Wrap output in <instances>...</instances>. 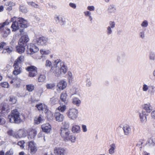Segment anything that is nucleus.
Returning a JSON list of instances; mask_svg holds the SVG:
<instances>
[{
    "mask_svg": "<svg viewBox=\"0 0 155 155\" xmlns=\"http://www.w3.org/2000/svg\"><path fill=\"white\" fill-rule=\"evenodd\" d=\"M66 105L64 104H60V106L58 107V110L60 111L63 112L66 109Z\"/></svg>",
    "mask_w": 155,
    "mask_h": 155,
    "instance_id": "30",
    "label": "nucleus"
},
{
    "mask_svg": "<svg viewBox=\"0 0 155 155\" xmlns=\"http://www.w3.org/2000/svg\"><path fill=\"white\" fill-rule=\"evenodd\" d=\"M46 77L45 75L41 74L38 77V81L39 82H43L46 79Z\"/></svg>",
    "mask_w": 155,
    "mask_h": 155,
    "instance_id": "36",
    "label": "nucleus"
},
{
    "mask_svg": "<svg viewBox=\"0 0 155 155\" xmlns=\"http://www.w3.org/2000/svg\"><path fill=\"white\" fill-rule=\"evenodd\" d=\"M26 70L29 72L28 76L31 77L35 76L38 74L37 68L34 66H30L26 68Z\"/></svg>",
    "mask_w": 155,
    "mask_h": 155,
    "instance_id": "7",
    "label": "nucleus"
},
{
    "mask_svg": "<svg viewBox=\"0 0 155 155\" xmlns=\"http://www.w3.org/2000/svg\"><path fill=\"white\" fill-rule=\"evenodd\" d=\"M80 131V128L78 125H74L72 127V131L73 133H78Z\"/></svg>",
    "mask_w": 155,
    "mask_h": 155,
    "instance_id": "29",
    "label": "nucleus"
},
{
    "mask_svg": "<svg viewBox=\"0 0 155 155\" xmlns=\"http://www.w3.org/2000/svg\"><path fill=\"white\" fill-rule=\"evenodd\" d=\"M35 44H31L28 46L27 52L28 54H31L34 53L36 52L39 50L38 47L35 45Z\"/></svg>",
    "mask_w": 155,
    "mask_h": 155,
    "instance_id": "9",
    "label": "nucleus"
},
{
    "mask_svg": "<svg viewBox=\"0 0 155 155\" xmlns=\"http://www.w3.org/2000/svg\"><path fill=\"white\" fill-rule=\"evenodd\" d=\"M9 32V29L7 30V31H4L3 36L4 37H6L8 35Z\"/></svg>",
    "mask_w": 155,
    "mask_h": 155,
    "instance_id": "63",
    "label": "nucleus"
},
{
    "mask_svg": "<svg viewBox=\"0 0 155 155\" xmlns=\"http://www.w3.org/2000/svg\"><path fill=\"white\" fill-rule=\"evenodd\" d=\"M55 85V84L54 83L48 84L46 85V87L48 89H52Z\"/></svg>",
    "mask_w": 155,
    "mask_h": 155,
    "instance_id": "43",
    "label": "nucleus"
},
{
    "mask_svg": "<svg viewBox=\"0 0 155 155\" xmlns=\"http://www.w3.org/2000/svg\"><path fill=\"white\" fill-rule=\"evenodd\" d=\"M60 22L59 24L61 25H64L65 24V19L61 17V21Z\"/></svg>",
    "mask_w": 155,
    "mask_h": 155,
    "instance_id": "55",
    "label": "nucleus"
},
{
    "mask_svg": "<svg viewBox=\"0 0 155 155\" xmlns=\"http://www.w3.org/2000/svg\"><path fill=\"white\" fill-rule=\"evenodd\" d=\"M5 123V119L2 117L0 116V124L2 125Z\"/></svg>",
    "mask_w": 155,
    "mask_h": 155,
    "instance_id": "57",
    "label": "nucleus"
},
{
    "mask_svg": "<svg viewBox=\"0 0 155 155\" xmlns=\"http://www.w3.org/2000/svg\"><path fill=\"white\" fill-rule=\"evenodd\" d=\"M29 41V39L27 35H25L22 36L20 39L19 42V45H27V42Z\"/></svg>",
    "mask_w": 155,
    "mask_h": 155,
    "instance_id": "13",
    "label": "nucleus"
},
{
    "mask_svg": "<svg viewBox=\"0 0 155 155\" xmlns=\"http://www.w3.org/2000/svg\"><path fill=\"white\" fill-rule=\"evenodd\" d=\"M26 45H19V46L16 47L17 51V52L20 53L21 54L23 53L25 50V47Z\"/></svg>",
    "mask_w": 155,
    "mask_h": 155,
    "instance_id": "28",
    "label": "nucleus"
},
{
    "mask_svg": "<svg viewBox=\"0 0 155 155\" xmlns=\"http://www.w3.org/2000/svg\"><path fill=\"white\" fill-rule=\"evenodd\" d=\"M86 85L87 87H90L91 84V82L89 78H87L86 81Z\"/></svg>",
    "mask_w": 155,
    "mask_h": 155,
    "instance_id": "58",
    "label": "nucleus"
},
{
    "mask_svg": "<svg viewBox=\"0 0 155 155\" xmlns=\"http://www.w3.org/2000/svg\"><path fill=\"white\" fill-rule=\"evenodd\" d=\"M139 114L141 121L143 123L146 122L147 120L146 112L142 111L141 113H139Z\"/></svg>",
    "mask_w": 155,
    "mask_h": 155,
    "instance_id": "25",
    "label": "nucleus"
},
{
    "mask_svg": "<svg viewBox=\"0 0 155 155\" xmlns=\"http://www.w3.org/2000/svg\"><path fill=\"white\" fill-rule=\"evenodd\" d=\"M116 60L117 63L121 65L124 64L126 62L127 57L125 53H123L118 55L117 57Z\"/></svg>",
    "mask_w": 155,
    "mask_h": 155,
    "instance_id": "6",
    "label": "nucleus"
},
{
    "mask_svg": "<svg viewBox=\"0 0 155 155\" xmlns=\"http://www.w3.org/2000/svg\"><path fill=\"white\" fill-rule=\"evenodd\" d=\"M47 41V39L44 37H37L33 40V42L38 45L43 46L46 45Z\"/></svg>",
    "mask_w": 155,
    "mask_h": 155,
    "instance_id": "5",
    "label": "nucleus"
},
{
    "mask_svg": "<svg viewBox=\"0 0 155 155\" xmlns=\"http://www.w3.org/2000/svg\"><path fill=\"white\" fill-rule=\"evenodd\" d=\"M6 45V43L4 42H2L0 43V51L3 49L4 47Z\"/></svg>",
    "mask_w": 155,
    "mask_h": 155,
    "instance_id": "53",
    "label": "nucleus"
},
{
    "mask_svg": "<svg viewBox=\"0 0 155 155\" xmlns=\"http://www.w3.org/2000/svg\"><path fill=\"white\" fill-rule=\"evenodd\" d=\"M149 89V86L146 84H143V85L142 90L143 91L146 92Z\"/></svg>",
    "mask_w": 155,
    "mask_h": 155,
    "instance_id": "48",
    "label": "nucleus"
},
{
    "mask_svg": "<svg viewBox=\"0 0 155 155\" xmlns=\"http://www.w3.org/2000/svg\"><path fill=\"white\" fill-rule=\"evenodd\" d=\"M41 128L43 131L46 133H49L51 130V126L48 123H46L42 124Z\"/></svg>",
    "mask_w": 155,
    "mask_h": 155,
    "instance_id": "17",
    "label": "nucleus"
},
{
    "mask_svg": "<svg viewBox=\"0 0 155 155\" xmlns=\"http://www.w3.org/2000/svg\"><path fill=\"white\" fill-rule=\"evenodd\" d=\"M20 11L22 13H26L27 12V10L26 8L22 5H20L19 7Z\"/></svg>",
    "mask_w": 155,
    "mask_h": 155,
    "instance_id": "44",
    "label": "nucleus"
},
{
    "mask_svg": "<svg viewBox=\"0 0 155 155\" xmlns=\"http://www.w3.org/2000/svg\"><path fill=\"white\" fill-rule=\"evenodd\" d=\"M37 134L36 131L34 129H32L29 132L28 138L29 140H33Z\"/></svg>",
    "mask_w": 155,
    "mask_h": 155,
    "instance_id": "19",
    "label": "nucleus"
},
{
    "mask_svg": "<svg viewBox=\"0 0 155 155\" xmlns=\"http://www.w3.org/2000/svg\"><path fill=\"white\" fill-rule=\"evenodd\" d=\"M52 64L51 61H50L48 60H47L46 61L45 65V66L47 68H50L52 67Z\"/></svg>",
    "mask_w": 155,
    "mask_h": 155,
    "instance_id": "42",
    "label": "nucleus"
},
{
    "mask_svg": "<svg viewBox=\"0 0 155 155\" xmlns=\"http://www.w3.org/2000/svg\"><path fill=\"white\" fill-rule=\"evenodd\" d=\"M15 17H14L11 19V21H15L13 22L11 26L13 31H15L19 29L20 28H25L27 27L26 20L21 18H19L15 20Z\"/></svg>",
    "mask_w": 155,
    "mask_h": 155,
    "instance_id": "2",
    "label": "nucleus"
},
{
    "mask_svg": "<svg viewBox=\"0 0 155 155\" xmlns=\"http://www.w3.org/2000/svg\"><path fill=\"white\" fill-rule=\"evenodd\" d=\"M7 134L8 135L16 138V133L13 131L12 130L9 129L7 132Z\"/></svg>",
    "mask_w": 155,
    "mask_h": 155,
    "instance_id": "38",
    "label": "nucleus"
},
{
    "mask_svg": "<svg viewBox=\"0 0 155 155\" xmlns=\"http://www.w3.org/2000/svg\"><path fill=\"white\" fill-rule=\"evenodd\" d=\"M66 114L69 118L74 120L78 117V110L76 108H70L69 109Z\"/></svg>",
    "mask_w": 155,
    "mask_h": 155,
    "instance_id": "4",
    "label": "nucleus"
},
{
    "mask_svg": "<svg viewBox=\"0 0 155 155\" xmlns=\"http://www.w3.org/2000/svg\"><path fill=\"white\" fill-rule=\"evenodd\" d=\"M26 87L27 90L30 92L32 91L35 88L34 86L31 84L27 85Z\"/></svg>",
    "mask_w": 155,
    "mask_h": 155,
    "instance_id": "35",
    "label": "nucleus"
},
{
    "mask_svg": "<svg viewBox=\"0 0 155 155\" xmlns=\"http://www.w3.org/2000/svg\"><path fill=\"white\" fill-rule=\"evenodd\" d=\"M68 79L70 82H72L73 79V77L72 74L70 71H68Z\"/></svg>",
    "mask_w": 155,
    "mask_h": 155,
    "instance_id": "41",
    "label": "nucleus"
},
{
    "mask_svg": "<svg viewBox=\"0 0 155 155\" xmlns=\"http://www.w3.org/2000/svg\"><path fill=\"white\" fill-rule=\"evenodd\" d=\"M110 148L108 150V153L110 154H114L115 152V150L116 148V144L113 143L109 146Z\"/></svg>",
    "mask_w": 155,
    "mask_h": 155,
    "instance_id": "23",
    "label": "nucleus"
},
{
    "mask_svg": "<svg viewBox=\"0 0 155 155\" xmlns=\"http://www.w3.org/2000/svg\"><path fill=\"white\" fill-rule=\"evenodd\" d=\"M14 70L13 72V74L15 75H17L20 74L22 72V68L20 66H14Z\"/></svg>",
    "mask_w": 155,
    "mask_h": 155,
    "instance_id": "22",
    "label": "nucleus"
},
{
    "mask_svg": "<svg viewBox=\"0 0 155 155\" xmlns=\"http://www.w3.org/2000/svg\"><path fill=\"white\" fill-rule=\"evenodd\" d=\"M28 150L31 154L35 153L37 150V149L34 142L31 140L29 143Z\"/></svg>",
    "mask_w": 155,
    "mask_h": 155,
    "instance_id": "12",
    "label": "nucleus"
},
{
    "mask_svg": "<svg viewBox=\"0 0 155 155\" xmlns=\"http://www.w3.org/2000/svg\"><path fill=\"white\" fill-rule=\"evenodd\" d=\"M42 118L43 117L41 115H40L38 117H36L34 120L35 123L37 124H40L43 120V119Z\"/></svg>",
    "mask_w": 155,
    "mask_h": 155,
    "instance_id": "32",
    "label": "nucleus"
},
{
    "mask_svg": "<svg viewBox=\"0 0 155 155\" xmlns=\"http://www.w3.org/2000/svg\"><path fill=\"white\" fill-rule=\"evenodd\" d=\"M43 106L42 104H37L36 105V107L39 110H43L44 109Z\"/></svg>",
    "mask_w": 155,
    "mask_h": 155,
    "instance_id": "47",
    "label": "nucleus"
},
{
    "mask_svg": "<svg viewBox=\"0 0 155 155\" xmlns=\"http://www.w3.org/2000/svg\"><path fill=\"white\" fill-rule=\"evenodd\" d=\"M67 83L64 81L59 82L57 85V86L60 90H63L66 87Z\"/></svg>",
    "mask_w": 155,
    "mask_h": 155,
    "instance_id": "24",
    "label": "nucleus"
},
{
    "mask_svg": "<svg viewBox=\"0 0 155 155\" xmlns=\"http://www.w3.org/2000/svg\"><path fill=\"white\" fill-rule=\"evenodd\" d=\"M151 89H149L148 92L150 95L151 96L154 95L155 92V90L154 89V86H151Z\"/></svg>",
    "mask_w": 155,
    "mask_h": 155,
    "instance_id": "39",
    "label": "nucleus"
},
{
    "mask_svg": "<svg viewBox=\"0 0 155 155\" xmlns=\"http://www.w3.org/2000/svg\"><path fill=\"white\" fill-rule=\"evenodd\" d=\"M9 24V22L7 20L5 22L2 23H0V30L5 25H8Z\"/></svg>",
    "mask_w": 155,
    "mask_h": 155,
    "instance_id": "54",
    "label": "nucleus"
},
{
    "mask_svg": "<svg viewBox=\"0 0 155 155\" xmlns=\"http://www.w3.org/2000/svg\"><path fill=\"white\" fill-rule=\"evenodd\" d=\"M115 22L110 21L109 22V25L107 28L106 32L108 35L111 34L113 32V29L115 27Z\"/></svg>",
    "mask_w": 155,
    "mask_h": 155,
    "instance_id": "11",
    "label": "nucleus"
},
{
    "mask_svg": "<svg viewBox=\"0 0 155 155\" xmlns=\"http://www.w3.org/2000/svg\"><path fill=\"white\" fill-rule=\"evenodd\" d=\"M123 129L125 135H128L131 131L130 126L127 124H125L124 126Z\"/></svg>",
    "mask_w": 155,
    "mask_h": 155,
    "instance_id": "21",
    "label": "nucleus"
},
{
    "mask_svg": "<svg viewBox=\"0 0 155 155\" xmlns=\"http://www.w3.org/2000/svg\"><path fill=\"white\" fill-rule=\"evenodd\" d=\"M60 131L61 136L65 141L70 135L69 130L68 129L61 128Z\"/></svg>",
    "mask_w": 155,
    "mask_h": 155,
    "instance_id": "10",
    "label": "nucleus"
},
{
    "mask_svg": "<svg viewBox=\"0 0 155 155\" xmlns=\"http://www.w3.org/2000/svg\"><path fill=\"white\" fill-rule=\"evenodd\" d=\"M143 109L147 113H150L152 110V107L150 104H146L144 105Z\"/></svg>",
    "mask_w": 155,
    "mask_h": 155,
    "instance_id": "26",
    "label": "nucleus"
},
{
    "mask_svg": "<svg viewBox=\"0 0 155 155\" xmlns=\"http://www.w3.org/2000/svg\"><path fill=\"white\" fill-rule=\"evenodd\" d=\"M72 102L73 104L78 106L80 103L81 101L77 98L75 97L72 99Z\"/></svg>",
    "mask_w": 155,
    "mask_h": 155,
    "instance_id": "34",
    "label": "nucleus"
},
{
    "mask_svg": "<svg viewBox=\"0 0 155 155\" xmlns=\"http://www.w3.org/2000/svg\"><path fill=\"white\" fill-rule=\"evenodd\" d=\"M84 15L86 17H89V19L90 20V21H91L93 18L92 16H91V12L88 11H87L86 12H84Z\"/></svg>",
    "mask_w": 155,
    "mask_h": 155,
    "instance_id": "37",
    "label": "nucleus"
},
{
    "mask_svg": "<svg viewBox=\"0 0 155 155\" xmlns=\"http://www.w3.org/2000/svg\"><path fill=\"white\" fill-rule=\"evenodd\" d=\"M54 153L59 155H64L67 154L66 150L64 148H56L54 150Z\"/></svg>",
    "mask_w": 155,
    "mask_h": 155,
    "instance_id": "15",
    "label": "nucleus"
},
{
    "mask_svg": "<svg viewBox=\"0 0 155 155\" xmlns=\"http://www.w3.org/2000/svg\"><path fill=\"white\" fill-rule=\"evenodd\" d=\"M76 137L75 136L73 135H69L67 138L65 140V141H70L71 142L74 143Z\"/></svg>",
    "mask_w": 155,
    "mask_h": 155,
    "instance_id": "33",
    "label": "nucleus"
},
{
    "mask_svg": "<svg viewBox=\"0 0 155 155\" xmlns=\"http://www.w3.org/2000/svg\"><path fill=\"white\" fill-rule=\"evenodd\" d=\"M87 9L90 11H94L95 9V8L93 6H90L87 7Z\"/></svg>",
    "mask_w": 155,
    "mask_h": 155,
    "instance_id": "59",
    "label": "nucleus"
},
{
    "mask_svg": "<svg viewBox=\"0 0 155 155\" xmlns=\"http://www.w3.org/2000/svg\"><path fill=\"white\" fill-rule=\"evenodd\" d=\"M67 94L66 93H62L60 96L61 101H59L60 104H67L68 102L67 98Z\"/></svg>",
    "mask_w": 155,
    "mask_h": 155,
    "instance_id": "14",
    "label": "nucleus"
},
{
    "mask_svg": "<svg viewBox=\"0 0 155 155\" xmlns=\"http://www.w3.org/2000/svg\"><path fill=\"white\" fill-rule=\"evenodd\" d=\"M24 61V57L23 55L18 57L15 61L14 66H20Z\"/></svg>",
    "mask_w": 155,
    "mask_h": 155,
    "instance_id": "16",
    "label": "nucleus"
},
{
    "mask_svg": "<svg viewBox=\"0 0 155 155\" xmlns=\"http://www.w3.org/2000/svg\"><path fill=\"white\" fill-rule=\"evenodd\" d=\"M68 71L67 66L60 59L55 60L53 63V65L50 70L51 72L54 73L57 77H59L62 73L65 74Z\"/></svg>",
    "mask_w": 155,
    "mask_h": 155,
    "instance_id": "1",
    "label": "nucleus"
},
{
    "mask_svg": "<svg viewBox=\"0 0 155 155\" xmlns=\"http://www.w3.org/2000/svg\"><path fill=\"white\" fill-rule=\"evenodd\" d=\"M51 103L53 105L56 104L58 101V99L56 98H52L51 99Z\"/></svg>",
    "mask_w": 155,
    "mask_h": 155,
    "instance_id": "49",
    "label": "nucleus"
},
{
    "mask_svg": "<svg viewBox=\"0 0 155 155\" xmlns=\"http://www.w3.org/2000/svg\"><path fill=\"white\" fill-rule=\"evenodd\" d=\"M13 151L12 149H10V150L7 151L5 155H13Z\"/></svg>",
    "mask_w": 155,
    "mask_h": 155,
    "instance_id": "61",
    "label": "nucleus"
},
{
    "mask_svg": "<svg viewBox=\"0 0 155 155\" xmlns=\"http://www.w3.org/2000/svg\"><path fill=\"white\" fill-rule=\"evenodd\" d=\"M60 16L58 15H55L54 16V20L55 21V22L57 24H58L59 22V21H58V20L59 19Z\"/></svg>",
    "mask_w": 155,
    "mask_h": 155,
    "instance_id": "62",
    "label": "nucleus"
},
{
    "mask_svg": "<svg viewBox=\"0 0 155 155\" xmlns=\"http://www.w3.org/2000/svg\"><path fill=\"white\" fill-rule=\"evenodd\" d=\"M148 21L145 20L142 22L141 25L143 28H146L148 26Z\"/></svg>",
    "mask_w": 155,
    "mask_h": 155,
    "instance_id": "45",
    "label": "nucleus"
},
{
    "mask_svg": "<svg viewBox=\"0 0 155 155\" xmlns=\"http://www.w3.org/2000/svg\"><path fill=\"white\" fill-rule=\"evenodd\" d=\"M26 136L25 131L23 129L19 130L16 133V138H21L25 137Z\"/></svg>",
    "mask_w": 155,
    "mask_h": 155,
    "instance_id": "18",
    "label": "nucleus"
},
{
    "mask_svg": "<svg viewBox=\"0 0 155 155\" xmlns=\"http://www.w3.org/2000/svg\"><path fill=\"white\" fill-rule=\"evenodd\" d=\"M62 126L61 128H64V129H68L69 125V123L67 122H64L62 123Z\"/></svg>",
    "mask_w": 155,
    "mask_h": 155,
    "instance_id": "40",
    "label": "nucleus"
},
{
    "mask_svg": "<svg viewBox=\"0 0 155 155\" xmlns=\"http://www.w3.org/2000/svg\"><path fill=\"white\" fill-rule=\"evenodd\" d=\"M149 143L151 145H153L155 144V137H152L149 140Z\"/></svg>",
    "mask_w": 155,
    "mask_h": 155,
    "instance_id": "46",
    "label": "nucleus"
},
{
    "mask_svg": "<svg viewBox=\"0 0 155 155\" xmlns=\"http://www.w3.org/2000/svg\"><path fill=\"white\" fill-rule=\"evenodd\" d=\"M1 108L0 113L2 116L7 114L10 112V108L9 106L6 104L2 103L1 104Z\"/></svg>",
    "mask_w": 155,
    "mask_h": 155,
    "instance_id": "8",
    "label": "nucleus"
},
{
    "mask_svg": "<svg viewBox=\"0 0 155 155\" xmlns=\"http://www.w3.org/2000/svg\"><path fill=\"white\" fill-rule=\"evenodd\" d=\"M24 143L25 142L23 140L19 141L18 143V145L19 146L23 148L25 147Z\"/></svg>",
    "mask_w": 155,
    "mask_h": 155,
    "instance_id": "51",
    "label": "nucleus"
},
{
    "mask_svg": "<svg viewBox=\"0 0 155 155\" xmlns=\"http://www.w3.org/2000/svg\"><path fill=\"white\" fill-rule=\"evenodd\" d=\"M8 118L11 123L19 124L22 121L20 117V113L16 109L12 111L11 114L8 116Z\"/></svg>",
    "mask_w": 155,
    "mask_h": 155,
    "instance_id": "3",
    "label": "nucleus"
},
{
    "mask_svg": "<svg viewBox=\"0 0 155 155\" xmlns=\"http://www.w3.org/2000/svg\"><path fill=\"white\" fill-rule=\"evenodd\" d=\"M12 48H10L6 46L4 47L3 51L2 52V53L3 54H9L12 52Z\"/></svg>",
    "mask_w": 155,
    "mask_h": 155,
    "instance_id": "27",
    "label": "nucleus"
},
{
    "mask_svg": "<svg viewBox=\"0 0 155 155\" xmlns=\"http://www.w3.org/2000/svg\"><path fill=\"white\" fill-rule=\"evenodd\" d=\"M54 116L56 120L58 122H61L63 120V115L59 112H56L55 113Z\"/></svg>",
    "mask_w": 155,
    "mask_h": 155,
    "instance_id": "20",
    "label": "nucleus"
},
{
    "mask_svg": "<svg viewBox=\"0 0 155 155\" xmlns=\"http://www.w3.org/2000/svg\"><path fill=\"white\" fill-rule=\"evenodd\" d=\"M40 52L41 54H49L50 53V51L49 50L44 51L42 49L40 50Z\"/></svg>",
    "mask_w": 155,
    "mask_h": 155,
    "instance_id": "50",
    "label": "nucleus"
},
{
    "mask_svg": "<svg viewBox=\"0 0 155 155\" xmlns=\"http://www.w3.org/2000/svg\"><path fill=\"white\" fill-rule=\"evenodd\" d=\"M82 129L83 131L84 132H86L87 131V126L86 125H82Z\"/></svg>",
    "mask_w": 155,
    "mask_h": 155,
    "instance_id": "60",
    "label": "nucleus"
},
{
    "mask_svg": "<svg viewBox=\"0 0 155 155\" xmlns=\"http://www.w3.org/2000/svg\"><path fill=\"white\" fill-rule=\"evenodd\" d=\"M1 86L4 88H8V83L7 82L2 83L0 85Z\"/></svg>",
    "mask_w": 155,
    "mask_h": 155,
    "instance_id": "52",
    "label": "nucleus"
},
{
    "mask_svg": "<svg viewBox=\"0 0 155 155\" xmlns=\"http://www.w3.org/2000/svg\"><path fill=\"white\" fill-rule=\"evenodd\" d=\"M27 3L29 5L33 7L40 8V6L38 4H35V2H27Z\"/></svg>",
    "mask_w": 155,
    "mask_h": 155,
    "instance_id": "31",
    "label": "nucleus"
},
{
    "mask_svg": "<svg viewBox=\"0 0 155 155\" xmlns=\"http://www.w3.org/2000/svg\"><path fill=\"white\" fill-rule=\"evenodd\" d=\"M19 81V79H13L10 81V83L11 84H13V83H14V84H18V83H17V81Z\"/></svg>",
    "mask_w": 155,
    "mask_h": 155,
    "instance_id": "64",
    "label": "nucleus"
},
{
    "mask_svg": "<svg viewBox=\"0 0 155 155\" xmlns=\"http://www.w3.org/2000/svg\"><path fill=\"white\" fill-rule=\"evenodd\" d=\"M5 5H9L11 6V7L13 6H14L15 5V3L12 2H6L5 3Z\"/></svg>",
    "mask_w": 155,
    "mask_h": 155,
    "instance_id": "56",
    "label": "nucleus"
}]
</instances>
